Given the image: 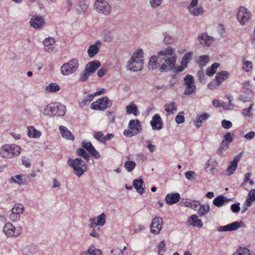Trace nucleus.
Instances as JSON below:
<instances>
[{
    "label": "nucleus",
    "mask_w": 255,
    "mask_h": 255,
    "mask_svg": "<svg viewBox=\"0 0 255 255\" xmlns=\"http://www.w3.org/2000/svg\"><path fill=\"white\" fill-rule=\"evenodd\" d=\"M177 61L175 49L171 46L159 51L157 55L152 56L148 62V69L154 70L158 68L161 72L173 69Z\"/></svg>",
    "instance_id": "obj_1"
},
{
    "label": "nucleus",
    "mask_w": 255,
    "mask_h": 255,
    "mask_svg": "<svg viewBox=\"0 0 255 255\" xmlns=\"http://www.w3.org/2000/svg\"><path fill=\"white\" fill-rule=\"evenodd\" d=\"M143 51L137 48L128 60L127 69L131 72H138L142 70L144 64Z\"/></svg>",
    "instance_id": "obj_2"
},
{
    "label": "nucleus",
    "mask_w": 255,
    "mask_h": 255,
    "mask_svg": "<svg viewBox=\"0 0 255 255\" xmlns=\"http://www.w3.org/2000/svg\"><path fill=\"white\" fill-rule=\"evenodd\" d=\"M21 147L16 144H4L0 147V156L5 159L18 157L22 151Z\"/></svg>",
    "instance_id": "obj_3"
},
{
    "label": "nucleus",
    "mask_w": 255,
    "mask_h": 255,
    "mask_svg": "<svg viewBox=\"0 0 255 255\" xmlns=\"http://www.w3.org/2000/svg\"><path fill=\"white\" fill-rule=\"evenodd\" d=\"M80 63L77 58H72L64 63L60 67V73L64 76H68L76 73L79 69Z\"/></svg>",
    "instance_id": "obj_4"
},
{
    "label": "nucleus",
    "mask_w": 255,
    "mask_h": 255,
    "mask_svg": "<svg viewBox=\"0 0 255 255\" xmlns=\"http://www.w3.org/2000/svg\"><path fill=\"white\" fill-rule=\"evenodd\" d=\"M68 163L70 167L73 168L75 174L79 177L87 171L86 163L80 158L72 159L70 158L68 160Z\"/></svg>",
    "instance_id": "obj_5"
},
{
    "label": "nucleus",
    "mask_w": 255,
    "mask_h": 255,
    "mask_svg": "<svg viewBox=\"0 0 255 255\" xmlns=\"http://www.w3.org/2000/svg\"><path fill=\"white\" fill-rule=\"evenodd\" d=\"M252 16V13L249 9L243 6L239 7L236 18L240 25L242 26L247 25Z\"/></svg>",
    "instance_id": "obj_6"
},
{
    "label": "nucleus",
    "mask_w": 255,
    "mask_h": 255,
    "mask_svg": "<svg viewBox=\"0 0 255 255\" xmlns=\"http://www.w3.org/2000/svg\"><path fill=\"white\" fill-rule=\"evenodd\" d=\"M128 127V129L124 131V134L127 137L135 136L142 130L141 123L137 119L130 120Z\"/></svg>",
    "instance_id": "obj_7"
},
{
    "label": "nucleus",
    "mask_w": 255,
    "mask_h": 255,
    "mask_svg": "<svg viewBox=\"0 0 255 255\" xmlns=\"http://www.w3.org/2000/svg\"><path fill=\"white\" fill-rule=\"evenodd\" d=\"M185 89L183 94L185 96H190L195 93L196 91V86L195 83V80L193 76L186 75L183 78Z\"/></svg>",
    "instance_id": "obj_8"
},
{
    "label": "nucleus",
    "mask_w": 255,
    "mask_h": 255,
    "mask_svg": "<svg viewBox=\"0 0 255 255\" xmlns=\"http://www.w3.org/2000/svg\"><path fill=\"white\" fill-rule=\"evenodd\" d=\"M112 105V101L107 97H105L99 98L96 101L92 103L90 108L94 110L104 111L107 108L111 107Z\"/></svg>",
    "instance_id": "obj_9"
},
{
    "label": "nucleus",
    "mask_w": 255,
    "mask_h": 255,
    "mask_svg": "<svg viewBox=\"0 0 255 255\" xmlns=\"http://www.w3.org/2000/svg\"><path fill=\"white\" fill-rule=\"evenodd\" d=\"M22 228L15 227L11 223H6L2 228V231L7 237H17L22 233Z\"/></svg>",
    "instance_id": "obj_10"
},
{
    "label": "nucleus",
    "mask_w": 255,
    "mask_h": 255,
    "mask_svg": "<svg viewBox=\"0 0 255 255\" xmlns=\"http://www.w3.org/2000/svg\"><path fill=\"white\" fill-rule=\"evenodd\" d=\"M198 0H192L190 3L187 6L189 13L194 16H199L203 15L204 9L202 6L198 5Z\"/></svg>",
    "instance_id": "obj_11"
},
{
    "label": "nucleus",
    "mask_w": 255,
    "mask_h": 255,
    "mask_svg": "<svg viewBox=\"0 0 255 255\" xmlns=\"http://www.w3.org/2000/svg\"><path fill=\"white\" fill-rule=\"evenodd\" d=\"M46 22L44 17L40 15H33L29 21V25L34 29H39L45 26Z\"/></svg>",
    "instance_id": "obj_12"
},
{
    "label": "nucleus",
    "mask_w": 255,
    "mask_h": 255,
    "mask_svg": "<svg viewBox=\"0 0 255 255\" xmlns=\"http://www.w3.org/2000/svg\"><path fill=\"white\" fill-rule=\"evenodd\" d=\"M94 7L97 12L105 15H109L111 12V4L107 0L95 3Z\"/></svg>",
    "instance_id": "obj_13"
},
{
    "label": "nucleus",
    "mask_w": 255,
    "mask_h": 255,
    "mask_svg": "<svg viewBox=\"0 0 255 255\" xmlns=\"http://www.w3.org/2000/svg\"><path fill=\"white\" fill-rule=\"evenodd\" d=\"M193 57V52L189 51L184 54L181 59V65L175 67L176 72L183 71L188 66V64L190 62Z\"/></svg>",
    "instance_id": "obj_14"
},
{
    "label": "nucleus",
    "mask_w": 255,
    "mask_h": 255,
    "mask_svg": "<svg viewBox=\"0 0 255 255\" xmlns=\"http://www.w3.org/2000/svg\"><path fill=\"white\" fill-rule=\"evenodd\" d=\"M204 169L208 173L216 175L218 172V163L215 160L210 159L205 162Z\"/></svg>",
    "instance_id": "obj_15"
},
{
    "label": "nucleus",
    "mask_w": 255,
    "mask_h": 255,
    "mask_svg": "<svg viewBox=\"0 0 255 255\" xmlns=\"http://www.w3.org/2000/svg\"><path fill=\"white\" fill-rule=\"evenodd\" d=\"M228 99L229 100V103L228 104H226L223 101L217 99L213 100L212 103L213 106L216 108L222 107L226 110H232L235 107L232 103L233 98V97L230 96Z\"/></svg>",
    "instance_id": "obj_16"
},
{
    "label": "nucleus",
    "mask_w": 255,
    "mask_h": 255,
    "mask_svg": "<svg viewBox=\"0 0 255 255\" xmlns=\"http://www.w3.org/2000/svg\"><path fill=\"white\" fill-rule=\"evenodd\" d=\"M163 225L162 219L160 217H155L151 224L150 232L154 235H158L162 229Z\"/></svg>",
    "instance_id": "obj_17"
},
{
    "label": "nucleus",
    "mask_w": 255,
    "mask_h": 255,
    "mask_svg": "<svg viewBox=\"0 0 255 255\" xmlns=\"http://www.w3.org/2000/svg\"><path fill=\"white\" fill-rule=\"evenodd\" d=\"M242 153L235 156L233 160L229 162V165L226 171V174L228 176L231 175L234 173L237 167L238 163L241 160Z\"/></svg>",
    "instance_id": "obj_18"
},
{
    "label": "nucleus",
    "mask_w": 255,
    "mask_h": 255,
    "mask_svg": "<svg viewBox=\"0 0 255 255\" xmlns=\"http://www.w3.org/2000/svg\"><path fill=\"white\" fill-rule=\"evenodd\" d=\"M54 106L55 103H51L45 106L43 108L40 106H38L37 108L40 114L43 116L52 117L54 116Z\"/></svg>",
    "instance_id": "obj_19"
},
{
    "label": "nucleus",
    "mask_w": 255,
    "mask_h": 255,
    "mask_svg": "<svg viewBox=\"0 0 255 255\" xmlns=\"http://www.w3.org/2000/svg\"><path fill=\"white\" fill-rule=\"evenodd\" d=\"M102 42L100 40H97L94 44L90 45L87 50V54L89 57H94L100 50Z\"/></svg>",
    "instance_id": "obj_20"
},
{
    "label": "nucleus",
    "mask_w": 255,
    "mask_h": 255,
    "mask_svg": "<svg viewBox=\"0 0 255 255\" xmlns=\"http://www.w3.org/2000/svg\"><path fill=\"white\" fill-rule=\"evenodd\" d=\"M150 125L153 130H159L162 128L163 122L158 114H155L152 117Z\"/></svg>",
    "instance_id": "obj_21"
},
{
    "label": "nucleus",
    "mask_w": 255,
    "mask_h": 255,
    "mask_svg": "<svg viewBox=\"0 0 255 255\" xmlns=\"http://www.w3.org/2000/svg\"><path fill=\"white\" fill-rule=\"evenodd\" d=\"M243 223L241 222H234L226 226H220L218 228L219 232H227L236 231L242 226Z\"/></svg>",
    "instance_id": "obj_22"
},
{
    "label": "nucleus",
    "mask_w": 255,
    "mask_h": 255,
    "mask_svg": "<svg viewBox=\"0 0 255 255\" xmlns=\"http://www.w3.org/2000/svg\"><path fill=\"white\" fill-rule=\"evenodd\" d=\"M214 41V39L213 37L208 35L205 32L202 33L198 37V41L201 44L206 46H210Z\"/></svg>",
    "instance_id": "obj_23"
},
{
    "label": "nucleus",
    "mask_w": 255,
    "mask_h": 255,
    "mask_svg": "<svg viewBox=\"0 0 255 255\" xmlns=\"http://www.w3.org/2000/svg\"><path fill=\"white\" fill-rule=\"evenodd\" d=\"M187 224L188 226L201 228L203 226L202 220L198 218L197 215L194 214L188 218Z\"/></svg>",
    "instance_id": "obj_24"
},
{
    "label": "nucleus",
    "mask_w": 255,
    "mask_h": 255,
    "mask_svg": "<svg viewBox=\"0 0 255 255\" xmlns=\"http://www.w3.org/2000/svg\"><path fill=\"white\" fill-rule=\"evenodd\" d=\"M44 50L46 52H52L53 51L55 45V40L54 38L49 37L46 38L43 41Z\"/></svg>",
    "instance_id": "obj_25"
},
{
    "label": "nucleus",
    "mask_w": 255,
    "mask_h": 255,
    "mask_svg": "<svg viewBox=\"0 0 255 255\" xmlns=\"http://www.w3.org/2000/svg\"><path fill=\"white\" fill-rule=\"evenodd\" d=\"M8 182L10 184H17L19 186L23 185L25 183V175L21 174L12 176L9 179Z\"/></svg>",
    "instance_id": "obj_26"
},
{
    "label": "nucleus",
    "mask_w": 255,
    "mask_h": 255,
    "mask_svg": "<svg viewBox=\"0 0 255 255\" xmlns=\"http://www.w3.org/2000/svg\"><path fill=\"white\" fill-rule=\"evenodd\" d=\"M132 186L140 195H142L145 192V185L142 179L133 180Z\"/></svg>",
    "instance_id": "obj_27"
},
{
    "label": "nucleus",
    "mask_w": 255,
    "mask_h": 255,
    "mask_svg": "<svg viewBox=\"0 0 255 255\" xmlns=\"http://www.w3.org/2000/svg\"><path fill=\"white\" fill-rule=\"evenodd\" d=\"M210 117V115L207 113H204L202 114L198 115L195 118L194 121V124L197 128H200L202 124L208 120Z\"/></svg>",
    "instance_id": "obj_28"
},
{
    "label": "nucleus",
    "mask_w": 255,
    "mask_h": 255,
    "mask_svg": "<svg viewBox=\"0 0 255 255\" xmlns=\"http://www.w3.org/2000/svg\"><path fill=\"white\" fill-rule=\"evenodd\" d=\"M89 6L88 2L86 1H79L76 6V11L77 14L83 15L85 14Z\"/></svg>",
    "instance_id": "obj_29"
},
{
    "label": "nucleus",
    "mask_w": 255,
    "mask_h": 255,
    "mask_svg": "<svg viewBox=\"0 0 255 255\" xmlns=\"http://www.w3.org/2000/svg\"><path fill=\"white\" fill-rule=\"evenodd\" d=\"M180 199V195L179 193L168 194L165 198L167 203L170 205L178 202Z\"/></svg>",
    "instance_id": "obj_30"
},
{
    "label": "nucleus",
    "mask_w": 255,
    "mask_h": 255,
    "mask_svg": "<svg viewBox=\"0 0 255 255\" xmlns=\"http://www.w3.org/2000/svg\"><path fill=\"white\" fill-rule=\"evenodd\" d=\"M230 200L223 195H219L214 198L213 201V204L217 207H221L225 204L228 203Z\"/></svg>",
    "instance_id": "obj_31"
},
{
    "label": "nucleus",
    "mask_w": 255,
    "mask_h": 255,
    "mask_svg": "<svg viewBox=\"0 0 255 255\" xmlns=\"http://www.w3.org/2000/svg\"><path fill=\"white\" fill-rule=\"evenodd\" d=\"M59 130L62 136L65 139L72 140L74 139V135L66 127L63 126H60Z\"/></svg>",
    "instance_id": "obj_32"
},
{
    "label": "nucleus",
    "mask_w": 255,
    "mask_h": 255,
    "mask_svg": "<svg viewBox=\"0 0 255 255\" xmlns=\"http://www.w3.org/2000/svg\"><path fill=\"white\" fill-rule=\"evenodd\" d=\"M254 201H255V189H252L250 191L244 204V205L246 206V207L244 210L243 212L247 210V207H249L252 205Z\"/></svg>",
    "instance_id": "obj_33"
},
{
    "label": "nucleus",
    "mask_w": 255,
    "mask_h": 255,
    "mask_svg": "<svg viewBox=\"0 0 255 255\" xmlns=\"http://www.w3.org/2000/svg\"><path fill=\"white\" fill-rule=\"evenodd\" d=\"M54 116H63L66 113V107L59 103H55Z\"/></svg>",
    "instance_id": "obj_34"
},
{
    "label": "nucleus",
    "mask_w": 255,
    "mask_h": 255,
    "mask_svg": "<svg viewBox=\"0 0 255 255\" xmlns=\"http://www.w3.org/2000/svg\"><path fill=\"white\" fill-rule=\"evenodd\" d=\"M101 66V63L98 60H93L89 62L86 68L92 74L95 72V71Z\"/></svg>",
    "instance_id": "obj_35"
},
{
    "label": "nucleus",
    "mask_w": 255,
    "mask_h": 255,
    "mask_svg": "<svg viewBox=\"0 0 255 255\" xmlns=\"http://www.w3.org/2000/svg\"><path fill=\"white\" fill-rule=\"evenodd\" d=\"M229 76V72L226 71H222L217 73L215 80L217 82V84L220 85L222 83L227 79Z\"/></svg>",
    "instance_id": "obj_36"
},
{
    "label": "nucleus",
    "mask_w": 255,
    "mask_h": 255,
    "mask_svg": "<svg viewBox=\"0 0 255 255\" xmlns=\"http://www.w3.org/2000/svg\"><path fill=\"white\" fill-rule=\"evenodd\" d=\"M164 110L167 115L174 114L177 111V104L174 102L166 104L164 105Z\"/></svg>",
    "instance_id": "obj_37"
},
{
    "label": "nucleus",
    "mask_w": 255,
    "mask_h": 255,
    "mask_svg": "<svg viewBox=\"0 0 255 255\" xmlns=\"http://www.w3.org/2000/svg\"><path fill=\"white\" fill-rule=\"evenodd\" d=\"M199 207L197 214L200 217L208 214L210 211V207L208 203L200 204Z\"/></svg>",
    "instance_id": "obj_38"
},
{
    "label": "nucleus",
    "mask_w": 255,
    "mask_h": 255,
    "mask_svg": "<svg viewBox=\"0 0 255 255\" xmlns=\"http://www.w3.org/2000/svg\"><path fill=\"white\" fill-rule=\"evenodd\" d=\"M86 255H102V251L96 248L94 245L90 246L88 249L83 252Z\"/></svg>",
    "instance_id": "obj_39"
},
{
    "label": "nucleus",
    "mask_w": 255,
    "mask_h": 255,
    "mask_svg": "<svg viewBox=\"0 0 255 255\" xmlns=\"http://www.w3.org/2000/svg\"><path fill=\"white\" fill-rule=\"evenodd\" d=\"M126 112L128 115L133 114L135 116L139 114L137 107L133 102H131L126 107Z\"/></svg>",
    "instance_id": "obj_40"
},
{
    "label": "nucleus",
    "mask_w": 255,
    "mask_h": 255,
    "mask_svg": "<svg viewBox=\"0 0 255 255\" xmlns=\"http://www.w3.org/2000/svg\"><path fill=\"white\" fill-rule=\"evenodd\" d=\"M27 134L29 137L38 138L41 136V133L40 131L36 130L34 127H29L27 128Z\"/></svg>",
    "instance_id": "obj_41"
},
{
    "label": "nucleus",
    "mask_w": 255,
    "mask_h": 255,
    "mask_svg": "<svg viewBox=\"0 0 255 255\" xmlns=\"http://www.w3.org/2000/svg\"><path fill=\"white\" fill-rule=\"evenodd\" d=\"M254 103H252L248 108L243 109L241 113L245 118H252L254 116L253 108L254 107Z\"/></svg>",
    "instance_id": "obj_42"
},
{
    "label": "nucleus",
    "mask_w": 255,
    "mask_h": 255,
    "mask_svg": "<svg viewBox=\"0 0 255 255\" xmlns=\"http://www.w3.org/2000/svg\"><path fill=\"white\" fill-rule=\"evenodd\" d=\"M60 90V87L56 83H50L45 87V91L47 93H57Z\"/></svg>",
    "instance_id": "obj_43"
},
{
    "label": "nucleus",
    "mask_w": 255,
    "mask_h": 255,
    "mask_svg": "<svg viewBox=\"0 0 255 255\" xmlns=\"http://www.w3.org/2000/svg\"><path fill=\"white\" fill-rule=\"evenodd\" d=\"M24 211V207L22 204L16 203L13 205L11 211L12 213L16 214L18 215L22 214Z\"/></svg>",
    "instance_id": "obj_44"
},
{
    "label": "nucleus",
    "mask_w": 255,
    "mask_h": 255,
    "mask_svg": "<svg viewBox=\"0 0 255 255\" xmlns=\"http://www.w3.org/2000/svg\"><path fill=\"white\" fill-rule=\"evenodd\" d=\"M243 70L245 72H250L253 69V63L251 61L247 60L245 57L242 58Z\"/></svg>",
    "instance_id": "obj_45"
},
{
    "label": "nucleus",
    "mask_w": 255,
    "mask_h": 255,
    "mask_svg": "<svg viewBox=\"0 0 255 255\" xmlns=\"http://www.w3.org/2000/svg\"><path fill=\"white\" fill-rule=\"evenodd\" d=\"M94 97L92 94L84 97L79 102V106L83 108L88 105L93 99Z\"/></svg>",
    "instance_id": "obj_46"
},
{
    "label": "nucleus",
    "mask_w": 255,
    "mask_h": 255,
    "mask_svg": "<svg viewBox=\"0 0 255 255\" xmlns=\"http://www.w3.org/2000/svg\"><path fill=\"white\" fill-rule=\"evenodd\" d=\"M220 64L219 63H214L211 66L209 67L206 70V74L209 76H212L216 72L217 69L219 67Z\"/></svg>",
    "instance_id": "obj_47"
},
{
    "label": "nucleus",
    "mask_w": 255,
    "mask_h": 255,
    "mask_svg": "<svg viewBox=\"0 0 255 255\" xmlns=\"http://www.w3.org/2000/svg\"><path fill=\"white\" fill-rule=\"evenodd\" d=\"M97 226H103L106 224V215L105 213H102L96 218Z\"/></svg>",
    "instance_id": "obj_48"
},
{
    "label": "nucleus",
    "mask_w": 255,
    "mask_h": 255,
    "mask_svg": "<svg viewBox=\"0 0 255 255\" xmlns=\"http://www.w3.org/2000/svg\"><path fill=\"white\" fill-rule=\"evenodd\" d=\"M251 252L246 247H239L233 255H248Z\"/></svg>",
    "instance_id": "obj_49"
},
{
    "label": "nucleus",
    "mask_w": 255,
    "mask_h": 255,
    "mask_svg": "<svg viewBox=\"0 0 255 255\" xmlns=\"http://www.w3.org/2000/svg\"><path fill=\"white\" fill-rule=\"evenodd\" d=\"M77 153L78 155L82 156L88 162L90 158L89 154L83 148H79L77 150Z\"/></svg>",
    "instance_id": "obj_50"
},
{
    "label": "nucleus",
    "mask_w": 255,
    "mask_h": 255,
    "mask_svg": "<svg viewBox=\"0 0 255 255\" xmlns=\"http://www.w3.org/2000/svg\"><path fill=\"white\" fill-rule=\"evenodd\" d=\"M92 73L90 72L86 68H85V70L81 74L79 80L81 82H85L86 81L89 77L90 76Z\"/></svg>",
    "instance_id": "obj_51"
},
{
    "label": "nucleus",
    "mask_w": 255,
    "mask_h": 255,
    "mask_svg": "<svg viewBox=\"0 0 255 255\" xmlns=\"http://www.w3.org/2000/svg\"><path fill=\"white\" fill-rule=\"evenodd\" d=\"M136 164L133 161H128L125 162L124 166L128 172H131L135 168Z\"/></svg>",
    "instance_id": "obj_52"
},
{
    "label": "nucleus",
    "mask_w": 255,
    "mask_h": 255,
    "mask_svg": "<svg viewBox=\"0 0 255 255\" xmlns=\"http://www.w3.org/2000/svg\"><path fill=\"white\" fill-rule=\"evenodd\" d=\"M199 63L201 66H205L209 61V57L207 55L200 56L198 58Z\"/></svg>",
    "instance_id": "obj_53"
},
{
    "label": "nucleus",
    "mask_w": 255,
    "mask_h": 255,
    "mask_svg": "<svg viewBox=\"0 0 255 255\" xmlns=\"http://www.w3.org/2000/svg\"><path fill=\"white\" fill-rule=\"evenodd\" d=\"M94 137L99 142L105 143V135L102 132H95Z\"/></svg>",
    "instance_id": "obj_54"
},
{
    "label": "nucleus",
    "mask_w": 255,
    "mask_h": 255,
    "mask_svg": "<svg viewBox=\"0 0 255 255\" xmlns=\"http://www.w3.org/2000/svg\"><path fill=\"white\" fill-rule=\"evenodd\" d=\"M242 88L248 93H250L252 92V86L249 81H246L243 83Z\"/></svg>",
    "instance_id": "obj_55"
},
{
    "label": "nucleus",
    "mask_w": 255,
    "mask_h": 255,
    "mask_svg": "<svg viewBox=\"0 0 255 255\" xmlns=\"http://www.w3.org/2000/svg\"><path fill=\"white\" fill-rule=\"evenodd\" d=\"M21 162L22 164L26 168L30 167L31 165V160L26 156H22L21 157Z\"/></svg>",
    "instance_id": "obj_56"
},
{
    "label": "nucleus",
    "mask_w": 255,
    "mask_h": 255,
    "mask_svg": "<svg viewBox=\"0 0 255 255\" xmlns=\"http://www.w3.org/2000/svg\"><path fill=\"white\" fill-rule=\"evenodd\" d=\"M102 35L105 41L110 42L112 40L111 32L108 29H105L103 31Z\"/></svg>",
    "instance_id": "obj_57"
},
{
    "label": "nucleus",
    "mask_w": 255,
    "mask_h": 255,
    "mask_svg": "<svg viewBox=\"0 0 255 255\" xmlns=\"http://www.w3.org/2000/svg\"><path fill=\"white\" fill-rule=\"evenodd\" d=\"M175 122L177 124H180L184 123L185 119L184 117V112H180L175 117Z\"/></svg>",
    "instance_id": "obj_58"
},
{
    "label": "nucleus",
    "mask_w": 255,
    "mask_h": 255,
    "mask_svg": "<svg viewBox=\"0 0 255 255\" xmlns=\"http://www.w3.org/2000/svg\"><path fill=\"white\" fill-rule=\"evenodd\" d=\"M239 100L244 102L247 103L252 101V97L250 95V93H248L247 95H240L239 97Z\"/></svg>",
    "instance_id": "obj_59"
},
{
    "label": "nucleus",
    "mask_w": 255,
    "mask_h": 255,
    "mask_svg": "<svg viewBox=\"0 0 255 255\" xmlns=\"http://www.w3.org/2000/svg\"><path fill=\"white\" fill-rule=\"evenodd\" d=\"M221 126L225 129H229L232 127L233 124L230 121L223 120L221 121Z\"/></svg>",
    "instance_id": "obj_60"
},
{
    "label": "nucleus",
    "mask_w": 255,
    "mask_h": 255,
    "mask_svg": "<svg viewBox=\"0 0 255 255\" xmlns=\"http://www.w3.org/2000/svg\"><path fill=\"white\" fill-rule=\"evenodd\" d=\"M82 144L83 147L87 149L88 152H89L90 150L94 147L91 142L85 140L83 141Z\"/></svg>",
    "instance_id": "obj_61"
},
{
    "label": "nucleus",
    "mask_w": 255,
    "mask_h": 255,
    "mask_svg": "<svg viewBox=\"0 0 255 255\" xmlns=\"http://www.w3.org/2000/svg\"><path fill=\"white\" fill-rule=\"evenodd\" d=\"M186 178L189 180H192L196 177V173L193 171H189L185 173Z\"/></svg>",
    "instance_id": "obj_62"
},
{
    "label": "nucleus",
    "mask_w": 255,
    "mask_h": 255,
    "mask_svg": "<svg viewBox=\"0 0 255 255\" xmlns=\"http://www.w3.org/2000/svg\"><path fill=\"white\" fill-rule=\"evenodd\" d=\"M200 205V202L197 200H191L189 208L194 210H197Z\"/></svg>",
    "instance_id": "obj_63"
},
{
    "label": "nucleus",
    "mask_w": 255,
    "mask_h": 255,
    "mask_svg": "<svg viewBox=\"0 0 255 255\" xmlns=\"http://www.w3.org/2000/svg\"><path fill=\"white\" fill-rule=\"evenodd\" d=\"M174 42V38L170 35L165 34L163 38V42L165 44H170Z\"/></svg>",
    "instance_id": "obj_64"
}]
</instances>
